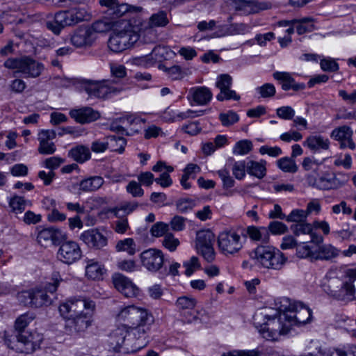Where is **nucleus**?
<instances>
[{"mask_svg":"<svg viewBox=\"0 0 356 356\" xmlns=\"http://www.w3.org/2000/svg\"><path fill=\"white\" fill-rule=\"evenodd\" d=\"M254 321L259 334L268 341H277L280 337L287 334L291 328L285 312L278 310L273 311L272 314H257Z\"/></svg>","mask_w":356,"mask_h":356,"instance_id":"f257e3e1","label":"nucleus"},{"mask_svg":"<svg viewBox=\"0 0 356 356\" xmlns=\"http://www.w3.org/2000/svg\"><path fill=\"white\" fill-rule=\"evenodd\" d=\"M119 321L127 323L129 329L133 332L136 341H147V333L154 322V318L147 309L135 305H129L122 308L117 315Z\"/></svg>","mask_w":356,"mask_h":356,"instance_id":"f03ea898","label":"nucleus"},{"mask_svg":"<svg viewBox=\"0 0 356 356\" xmlns=\"http://www.w3.org/2000/svg\"><path fill=\"white\" fill-rule=\"evenodd\" d=\"M136 340L134 338L133 332L128 328V325H122L113 330L109 335L108 343L113 351L128 354L136 352L147 343L145 339Z\"/></svg>","mask_w":356,"mask_h":356,"instance_id":"7ed1b4c3","label":"nucleus"},{"mask_svg":"<svg viewBox=\"0 0 356 356\" xmlns=\"http://www.w3.org/2000/svg\"><path fill=\"white\" fill-rule=\"evenodd\" d=\"M91 14L85 8H74L70 10L58 11L53 20L46 22L47 28L55 35H59L67 27L91 19Z\"/></svg>","mask_w":356,"mask_h":356,"instance_id":"20e7f679","label":"nucleus"},{"mask_svg":"<svg viewBox=\"0 0 356 356\" xmlns=\"http://www.w3.org/2000/svg\"><path fill=\"white\" fill-rule=\"evenodd\" d=\"M250 257L255 265L274 270L280 269L286 261L284 254L272 246L259 245Z\"/></svg>","mask_w":356,"mask_h":356,"instance_id":"39448f33","label":"nucleus"},{"mask_svg":"<svg viewBox=\"0 0 356 356\" xmlns=\"http://www.w3.org/2000/svg\"><path fill=\"white\" fill-rule=\"evenodd\" d=\"M339 250L331 244H324L314 246L309 243H303L297 247V257L300 259H307L310 261L318 260H330L339 254Z\"/></svg>","mask_w":356,"mask_h":356,"instance_id":"423d86ee","label":"nucleus"},{"mask_svg":"<svg viewBox=\"0 0 356 356\" xmlns=\"http://www.w3.org/2000/svg\"><path fill=\"white\" fill-rule=\"evenodd\" d=\"M8 69H16L13 76L21 73L25 77L36 78L39 76L44 70L42 63H39L30 56H23L19 58H8L3 64Z\"/></svg>","mask_w":356,"mask_h":356,"instance_id":"0eeeda50","label":"nucleus"},{"mask_svg":"<svg viewBox=\"0 0 356 356\" xmlns=\"http://www.w3.org/2000/svg\"><path fill=\"white\" fill-rule=\"evenodd\" d=\"M83 87L84 90L90 97L99 99H106L119 94L122 88L115 84L111 80L103 79L101 81L83 80Z\"/></svg>","mask_w":356,"mask_h":356,"instance_id":"6e6552de","label":"nucleus"},{"mask_svg":"<svg viewBox=\"0 0 356 356\" xmlns=\"http://www.w3.org/2000/svg\"><path fill=\"white\" fill-rule=\"evenodd\" d=\"M15 341L7 340L8 346L16 352L29 354L40 348L43 340L42 335L36 331L19 332L15 337Z\"/></svg>","mask_w":356,"mask_h":356,"instance_id":"1a4fd4ad","label":"nucleus"},{"mask_svg":"<svg viewBox=\"0 0 356 356\" xmlns=\"http://www.w3.org/2000/svg\"><path fill=\"white\" fill-rule=\"evenodd\" d=\"M240 229L234 228L226 229L218 236V245L220 251L225 255L234 254L243 248V242L241 238Z\"/></svg>","mask_w":356,"mask_h":356,"instance_id":"9d476101","label":"nucleus"},{"mask_svg":"<svg viewBox=\"0 0 356 356\" xmlns=\"http://www.w3.org/2000/svg\"><path fill=\"white\" fill-rule=\"evenodd\" d=\"M102 26H104L103 22H97L91 26H79L70 35L71 44L76 48L91 47L96 40V33L103 31Z\"/></svg>","mask_w":356,"mask_h":356,"instance_id":"9b49d317","label":"nucleus"},{"mask_svg":"<svg viewBox=\"0 0 356 356\" xmlns=\"http://www.w3.org/2000/svg\"><path fill=\"white\" fill-rule=\"evenodd\" d=\"M348 181V176L346 174L337 175L324 172L318 177L308 175L307 181L310 186L319 190H335L344 186Z\"/></svg>","mask_w":356,"mask_h":356,"instance_id":"f8f14e48","label":"nucleus"},{"mask_svg":"<svg viewBox=\"0 0 356 356\" xmlns=\"http://www.w3.org/2000/svg\"><path fill=\"white\" fill-rule=\"evenodd\" d=\"M139 38L140 34L136 30L124 29L110 37L108 46L112 51L120 53L132 47Z\"/></svg>","mask_w":356,"mask_h":356,"instance_id":"ddd939ff","label":"nucleus"},{"mask_svg":"<svg viewBox=\"0 0 356 356\" xmlns=\"http://www.w3.org/2000/svg\"><path fill=\"white\" fill-rule=\"evenodd\" d=\"M52 282L47 283L44 289H35L32 290V307H40L44 305H49L51 303L52 299L47 294H53L56 291L62 279L58 273H54L51 278Z\"/></svg>","mask_w":356,"mask_h":356,"instance_id":"4468645a","label":"nucleus"},{"mask_svg":"<svg viewBox=\"0 0 356 356\" xmlns=\"http://www.w3.org/2000/svg\"><path fill=\"white\" fill-rule=\"evenodd\" d=\"M214 240L215 235L209 229L200 230L197 232L195 249L208 262H211L215 259Z\"/></svg>","mask_w":356,"mask_h":356,"instance_id":"2eb2a0df","label":"nucleus"},{"mask_svg":"<svg viewBox=\"0 0 356 356\" xmlns=\"http://www.w3.org/2000/svg\"><path fill=\"white\" fill-rule=\"evenodd\" d=\"M95 307L92 300L71 298L61 302L58 309L60 315L67 320L79 314L82 309L94 310Z\"/></svg>","mask_w":356,"mask_h":356,"instance_id":"dca6fc26","label":"nucleus"},{"mask_svg":"<svg viewBox=\"0 0 356 356\" xmlns=\"http://www.w3.org/2000/svg\"><path fill=\"white\" fill-rule=\"evenodd\" d=\"M284 312L291 323V327L295 325L305 324L312 317L311 309L301 302L290 303Z\"/></svg>","mask_w":356,"mask_h":356,"instance_id":"f3484780","label":"nucleus"},{"mask_svg":"<svg viewBox=\"0 0 356 356\" xmlns=\"http://www.w3.org/2000/svg\"><path fill=\"white\" fill-rule=\"evenodd\" d=\"M93 310L83 311L74 317L67 319L65 323V332L68 334H75L84 332L91 325Z\"/></svg>","mask_w":356,"mask_h":356,"instance_id":"a211bd4d","label":"nucleus"},{"mask_svg":"<svg viewBox=\"0 0 356 356\" xmlns=\"http://www.w3.org/2000/svg\"><path fill=\"white\" fill-rule=\"evenodd\" d=\"M82 251L79 245L72 241L63 242L57 252V259L63 264L70 265L81 258Z\"/></svg>","mask_w":356,"mask_h":356,"instance_id":"6ab92c4d","label":"nucleus"},{"mask_svg":"<svg viewBox=\"0 0 356 356\" xmlns=\"http://www.w3.org/2000/svg\"><path fill=\"white\" fill-rule=\"evenodd\" d=\"M142 265L150 272H157L163 266L164 255L161 250L149 248L144 250L140 255Z\"/></svg>","mask_w":356,"mask_h":356,"instance_id":"aec40b11","label":"nucleus"},{"mask_svg":"<svg viewBox=\"0 0 356 356\" xmlns=\"http://www.w3.org/2000/svg\"><path fill=\"white\" fill-rule=\"evenodd\" d=\"M232 85V78L230 75L222 74L217 77L216 86L220 90V92L216 95L217 100L222 102L229 99L236 101L240 99V96L234 90H231Z\"/></svg>","mask_w":356,"mask_h":356,"instance_id":"412c9836","label":"nucleus"},{"mask_svg":"<svg viewBox=\"0 0 356 356\" xmlns=\"http://www.w3.org/2000/svg\"><path fill=\"white\" fill-rule=\"evenodd\" d=\"M113 283L118 291L122 293L125 297H136L138 293V288L132 282V281L120 273H115L112 277Z\"/></svg>","mask_w":356,"mask_h":356,"instance_id":"4be33fe9","label":"nucleus"},{"mask_svg":"<svg viewBox=\"0 0 356 356\" xmlns=\"http://www.w3.org/2000/svg\"><path fill=\"white\" fill-rule=\"evenodd\" d=\"M353 131L349 126L343 125L334 129L330 134L331 138L339 143L340 148L355 149V143L353 140Z\"/></svg>","mask_w":356,"mask_h":356,"instance_id":"5701e85b","label":"nucleus"},{"mask_svg":"<svg viewBox=\"0 0 356 356\" xmlns=\"http://www.w3.org/2000/svg\"><path fill=\"white\" fill-rule=\"evenodd\" d=\"M80 238L89 247L100 250L107 245V238L98 229H91L83 232Z\"/></svg>","mask_w":356,"mask_h":356,"instance_id":"b1692460","label":"nucleus"},{"mask_svg":"<svg viewBox=\"0 0 356 356\" xmlns=\"http://www.w3.org/2000/svg\"><path fill=\"white\" fill-rule=\"evenodd\" d=\"M327 293L335 300L343 302H348L356 298L355 285L350 282L341 283L338 289L330 288Z\"/></svg>","mask_w":356,"mask_h":356,"instance_id":"393cba45","label":"nucleus"},{"mask_svg":"<svg viewBox=\"0 0 356 356\" xmlns=\"http://www.w3.org/2000/svg\"><path fill=\"white\" fill-rule=\"evenodd\" d=\"M235 10L241 13V15H250L259 12L260 10H267L270 5L265 2H258L251 0H238L235 3Z\"/></svg>","mask_w":356,"mask_h":356,"instance_id":"a878e982","label":"nucleus"},{"mask_svg":"<svg viewBox=\"0 0 356 356\" xmlns=\"http://www.w3.org/2000/svg\"><path fill=\"white\" fill-rule=\"evenodd\" d=\"M70 115L76 122L80 124L90 123L100 118V114L98 111L88 106L72 109L70 111Z\"/></svg>","mask_w":356,"mask_h":356,"instance_id":"bb28decb","label":"nucleus"},{"mask_svg":"<svg viewBox=\"0 0 356 356\" xmlns=\"http://www.w3.org/2000/svg\"><path fill=\"white\" fill-rule=\"evenodd\" d=\"M56 134L54 130H42L38 134V152L41 154H52L56 152V146L51 140L56 138Z\"/></svg>","mask_w":356,"mask_h":356,"instance_id":"cd10ccee","label":"nucleus"},{"mask_svg":"<svg viewBox=\"0 0 356 356\" xmlns=\"http://www.w3.org/2000/svg\"><path fill=\"white\" fill-rule=\"evenodd\" d=\"M273 78L280 81L283 90L292 89L295 91L304 90L305 85L302 83H296L291 74L286 72H275L273 74Z\"/></svg>","mask_w":356,"mask_h":356,"instance_id":"c85d7f7f","label":"nucleus"},{"mask_svg":"<svg viewBox=\"0 0 356 356\" xmlns=\"http://www.w3.org/2000/svg\"><path fill=\"white\" fill-rule=\"evenodd\" d=\"M189 95L193 101L197 105L204 106L210 102L212 99V92L209 88L205 86H197L189 90Z\"/></svg>","mask_w":356,"mask_h":356,"instance_id":"c756f323","label":"nucleus"},{"mask_svg":"<svg viewBox=\"0 0 356 356\" xmlns=\"http://www.w3.org/2000/svg\"><path fill=\"white\" fill-rule=\"evenodd\" d=\"M60 233L54 228H46L40 231L37 236V241L43 247L55 245L59 241Z\"/></svg>","mask_w":356,"mask_h":356,"instance_id":"7c9ffc66","label":"nucleus"},{"mask_svg":"<svg viewBox=\"0 0 356 356\" xmlns=\"http://www.w3.org/2000/svg\"><path fill=\"white\" fill-rule=\"evenodd\" d=\"M303 145L316 152L328 149L330 140L321 135H311L306 138Z\"/></svg>","mask_w":356,"mask_h":356,"instance_id":"2f4dec72","label":"nucleus"},{"mask_svg":"<svg viewBox=\"0 0 356 356\" xmlns=\"http://www.w3.org/2000/svg\"><path fill=\"white\" fill-rule=\"evenodd\" d=\"M196 304L197 300L195 298L188 296L179 297L176 301V306L181 314H185L188 313L191 316V317L188 319V322H191L197 318L195 315L192 314V312Z\"/></svg>","mask_w":356,"mask_h":356,"instance_id":"473e14b6","label":"nucleus"},{"mask_svg":"<svg viewBox=\"0 0 356 356\" xmlns=\"http://www.w3.org/2000/svg\"><path fill=\"white\" fill-rule=\"evenodd\" d=\"M142 10L141 7L134 6L127 3H115L113 10L109 15H113V18H118L124 15H129L131 14L138 15Z\"/></svg>","mask_w":356,"mask_h":356,"instance_id":"72a5a7b5","label":"nucleus"},{"mask_svg":"<svg viewBox=\"0 0 356 356\" xmlns=\"http://www.w3.org/2000/svg\"><path fill=\"white\" fill-rule=\"evenodd\" d=\"M104 182V179L100 176L90 177L80 181L79 190L83 192H93L98 190Z\"/></svg>","mask_w":356,"mask_h":356,"instance_id":"f704fd0d","label":"nucleus"},{"mask_svg":"<svg viewBox=\"0 0 356 356\" xmlns=\"http://www.w3.org/2000/svg\"><path fill=\"white\" fill-rule=\"evenodd\" d=\"M104 268L94 259H88L86 266V276L90 280H96L101 279L103 275Z\"/></svg>","mask_w":356,"mask_h":356,"instance_id":"c9c22d12","label":"nucleus"},{"mask_svg":"<svg viewBox=\"0 0 356 356\" xmlns=\"http://www.w3.org/2000/svg\"><path fill=\"white\" fill-rule=\"evenodd\" d=\"M70 157L78 163H83L90 159V152L88 147L84 145H78L72 148L68 153Z\"/></svg>","mask_w":356,"mask_h":356,"instance_id":"e433bc0d","label":"nucleus"},{"mask_svg":"<svg viewBox=\"0 0 356 356\" xmlns=\"http://www.w3.org/2000/svg\"><path fill=\"white\" fill-rule=\"evenodd\" d=\"M266 161L260 162L250 161L247 163V172L258 179H262L266 175Z\"/></svg>","mask_w":356,"mask_h":356,"instance_id":"4c0bfd02","label":"nucleus"},{"mask_svg":"<svg viewBox=\"0 0 356 356\" xmlns=\"http://www.w3.org/2000/svg\"><path fill=\"white\" fill-rule=\"evenodd\" d=\"M247 234L253 241H262L268 242L269 239L268 231L266 227H257L249 226L246 229Z\"/></svg>","mask_w":356,"mask_h":356,"instance_id":"58836bf2","label":"nucleus"},{"mask_svg":"<svg viewBox=\"0 0 356 356\" xmlns=\"http://www.w3.org/2000/svg\"><path fill=\"white\" fill-rule=\"evenodd\" d=\"M35 315L32 312H26L18 316L15 321V330L17 334L26 332L25 328L35 319Z\"/></svg>","mask_w":356,"mask_h":356,"instance_id":"ea45409f","label":"nucleus"},{"mask_svg":"<svg viewBox=\"0 0 356 356\" xmlns=\"http://www.w3.org/2000/svg\"><path fill=\"white\" fill-rule=\"evenodd\" d=\"M108 140V149L112 152L122 153L127 144L126 139L123 137L116 136H106Z\"/></svg>","mask_w":356,"mask_h":356,"instance_id":"a19ab883","label":"nucleus"},{"mask_svg":"<svg viewBox=\"0 0 356 356\" xmlns=\"http://www.w3.org/2000/svg\"><path fill=\"white\" fill-rule=\"evenodd\" d=\"M115 249L118 252H127L129 255H134L136 252V244L131 238H127L120 240L115 245Z\"/></svg>","mask_w":356,"mask_h":356,"instance_id":"79ce46f5","label":"nucleus"},{"mask_svg":"<svg viewBox=\"0 0 356 356\" xmlns=\"http://www.w3.org/2000/svg\"><path fill=\"white\" fill-rule=\"evenodd\" d=\"M138 207V203L133 202H127L122 203L119 207H115L111 209V212L117 218L122 216L121 212L125 216L130 214Z\"/></svg>","mask_w":356,"mask_h":356,"instance_id":"37998d69","label":"nucleus"},{"mask_svg":"<svg viewBox=\"0 0 356 356\" xmlns=\"http://www.w3.org/2000/svg\"><path fill=\"white\" fill-rule=\"evenodd\" d=\"M277 165L284 172L295 173L298 170L295 159L287 156L278 159L277 161Z\"/></svg>","mask_w":356,"mask_h":356,"instance_id":"c03bdc74","label":"nucleus"},{"mask_svg":"<svg viewBox=\"0 0 356 356\" xmlns=\"http://www.w3.org/2000/svg\"><path fill=\"white\" fill-rule=\"evenodd\" d=\"M169 22L167 17V13L165 11H159L153 14L149 21V27H163L165 26Z\"/></svg>","mask_w":356,"mask_h":356,"instance_id":"a18cd8bd","label":"nucleus"},{"mask_svg":"<svg viewBox=\"0 0 356 356\" xmlns=\"http://www.w3.org/2000/svg\"><path fill=\"white\" fill-rule=\"evenodd\" d=\"M294 27L298 35L311 32L314 29L313 20L311 18H303L299 21H294Z\"/></svg>","mask_w":356,"mask_h":356,"instance_id":"49530a36","label":"nucleus"},{"mask_svg":"<svg viewBox=\"0 0 356 356\" xmlns=\"http://www.w3.org/2000/svg\"><path fill=\"white\" fill-rule=\"evenodd\" d=\"M31 202L20 196H14L10 199L9 205L12 211L16 213H21L24 211L27 205H31Z\"/></svg>","mask_w":356,"mask_h":356,"instance_id":"de8ad7c7","label":"nucleus"},{"mask_svg":"<svg viewBox=\"0 0 356 356\" xmlns=\"http://www.w3.org/2000/svg\"><path fill=\"white\" fill-rule=\"evenodd\" d=\"M159 67L160 70L165 72L168 76L172 80L181 79L186 75V73L179 65H173L172 67H168L164 65L160 64Z\"/></svg>","mask_w":356,"mask_h":356,"instance_id":"09e8293b","label":"nucleus"},{"mask_svg":"<svg viewBox=\"0 0 356 356\" xmlns=\"http://www.w3.org/2000/svg\"><path fill=\"white\" fill-rule=\"evenodd\" d=\"M312 225L305 222H300L299 223H294L290 226V229L296 236L301 235H306L311 233Z\"/></svg>","mask_w":356,"mask_h":356,"instance_id":"8fccbe9b","label":"nucleus"},{"mask_svg":"<svg viewBox=\"0 0 356 356\" xmlns=\"http://www.w3.org/2000/svg\"><path fill=\"white\" fill-rule=\"evenodd\" d=\"M252 149V143L249 140H242L237 142L234 148L233 154L236 155H245Z\"/></svg>","mask_w":356,"mask_h":356,"instance_id":"3c124183","label":"nucleus"},{"mask_svg":"<svg viewBox=\"0 0 356 356\" xmlns=\"http://www.w3.org/2000/svg\"><path fill=\"white\" fill-rule=\"evenodd\" d=\"M219 120L224 127H229L239 120L238 115L233 111H229L227 113H221L219 115Z\"/></svg>","mask_w":356,"mask_h":356,"instance_id":"603ef678","label":"nucleus"},{"mask_svg":"<svg viewBox=\"0 0 356 356\" xmlns=\"http://www.w3.org/2000/svg\"><path fill=\"white\" fill-rule=\"evenodd\" d=\"M250 31V26L243 23L230 24L225 31L227 35L245 34Z\"/></svg>","mask_w":356,"mask_h":356,"instance_id":"864d4df0","label":"nucleus"},{"mask_svg":"<svg viewBox=\"0 0 356 356\" xmlns=\"http://www.w3.org/2000/svg\"><path fill=\"white\" fill-rule=\"evenodd\" d=\"M162 244L169 251L174 252L179 245L180 241L172 233L169 232L163 237Z\"/></svg>","mask_w":356,"mask_h":356,"instance_id":"5fc2aeb1","label":"nucleus"},{"mask_svg":"<svg viewBox=\"0 0 356 356\" xmlns=\"http://www.w3.org/2000/svg\"><path fill=\"white\" fill-rule=\"evenodd\" d=\"M150 232L154 237H164L165 234L170 232L169 225L163 222H157L152 225Z\"/></svg>","mask_w":356,"mask_h":356,"instance_id":"6e6d98bb","label":"nucleus"},{"mask_svg":"<svg viewBox=\"0 0 356 356\" xmlns=\"http://www.w3.org/2000/svg\"><path fill=\"white\" fill-rule=\"evenodd\" d=\"M307 214L305 210L302 209H293L286 218L287 222H293L299 223L300 222H305L307 218Z\"/></svg>","mask_w":356,"mask_h":356,"instance_id":"4d7b16f0","label":"nucleus"},{"mask_svg":"<svg viewBox=\"0 0 356 356\" xmlns=\"http://www.w3.org/2000/svg\"><path fill=\"white\" fill-rule=\"evenodd\" d=\"M256 91L262 98H270L275 95L276 89L273 83H267L257 87Z\"/></svg>","mask_w":356,"mask_h":356,"instance_id":"13d9d810","label":"nucleus"},{"mask_svg":"<svg viewBox=\"0 0 356 356\" xmlns=\"http://www.w3.org/2000/svg\"><path fill=\"white\" fill-rule=\"evenodd\" d=\"M217 173L222 181L223 188L228 189L234 186L235 181L230 176L229 172L227 170L222 169L218 170Z\"/></svg>","mask_w":356,"mask_h":356,"instance_id":"bf43d9fd","label":"nucleus"},{"mask_svg":"<svg viewBox=\"0 0 356 356\" xmlns=\"http://www.w3.org/2000/svg\"><path fill=\"white\" fill-rule=\"evenodd\" d=\"M186 218L180 216H175L170 221L169 229L170 228L175 232H181L185 229Z\"/></svg>","mask_w":356,"mask_h":356,"instance_id":"052dcab7","label":"nucleus"},{"mask_svg":"<svg viewBox=\"0 0 356 356\" xmlns=\"http://www.w3.org/2000/svg\"><path fill=\"white\" fill-rule=\"evenodd\" d=\"M267 230L273 234L280 235L286 233L288 231V227L282 222L272 221L269 223Z\"/></svg>","mask_w":356,"mask_h":356,"instance_id":"680f3d73","label":"nucleus"},{"mask_svg":"<svg viewBox=\"0 0 356 356\" xmlns=\"http://www.w3.org/2000/svg\"><path fill=\"white\" fill-rule=\"evenodd\" d=\"M183 266L186 268L185 274L187 276H191L196 270L200 268L199 259L195 256L192 257L189 261L184 262Z\"/></svg>","mask_w":356,"mask_h":356,"instance_id":"e2e57ef3","label":"nucleus"},{"mask_svg":"<svg viewBox=\"0 0 356 356\" xmlns=\"http://www.w3.org/2000/svg\"><path fill=\"white\" fill-rule=\"evenodd\" d=\"M245 168L247 169V163L245 161L235 162L232 167V173L236 179L241 180L245 175Z\"/></svg>","mask_w":356,"mask_h":356,"instance_id":"0e129e2a","label":"nucleus"},{"mask_svg":"<svg viewBox=\"0 0 356 356\" xmlns=\"http://www.w3.org/2000/svg\"><path fill=\"white\" fill-rule=\"evenodd\" d=\"M126 190L134 197H142L144 194L141 185L136 181H131L126 186Z\"/></svg>","mask_w":356,"mask_h":356,"instance_id":"69168bd1","label":"nucleus"},{"mask_svg":"<svg viewBox=\"0 0 356 356\" xmlns=\"http://www.w3.org/2000/svg\"><path fill=\"white\" fill-rule=\"evenodd\" d=\"M276 114L282 119L289 120H292L295 116V111L292 107L285 106L277 108Z\"/></svg>","mask_w":356,"mask_h":356,"instance_id":"338daca9","label":"nucleus"},{"mask_svg":"<svg viewBox=\"0 0 356 356\" xmlns=\"http://www.w3.org/2000/svg\"><path fill=\"white\" fill-rule=\"evenodd\" d=\"M262 353L258 350H233L223 353L222 356H261Z\"/></svg>","mask_w":356,"mask_h":356,"instance_id":"774afa93","label":"nucleus"}]
</instances>
